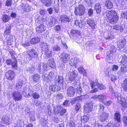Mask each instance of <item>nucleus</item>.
Returning a JSON list of instances; mask_svg holds the SVG:
<instances>
[{"label": "nucleus", "instance_id": "79ce46f5", "mask_svg": "<svg viewBox=\"0 0 127 127\" xmlns=\"http://www.w3.org/2000/svg\"><path fill=\"white\" fill-rule=\"evenodd\" d=\"M52 108L51 106L48 105H47L46 110L47 111L48 114V115H50L52 112Z\"/></svg>", "mask_w": 127, "mask_h": 127}, {"label": "nucleus", "instance_id": "4be33fe9", "mask_svg": "<svg viewBox=\"0 0 127 127\" xmlns=\"http://www.w3.org/2000/svg\"><path fill=\"white\" fill-rule=\"evenodd\" d=\"M11 28V25H7L5 28V30L4 32V35H7L10 33V31Z\"/></svg>", "mask_w": 127, "mask_h": 127}, {"label": "nucleus", "instance_id": "4468645a", "mask_svg": "<svg viewBox=\"0 0 127 127\" xmlns=\"http://www.w3.org/2000/svg\"><path fill=\"white\" fill-rule=\"evenodd\" d=\"M45 30L46 27L43 24H41L36 28V30L38 33H41L43 32Z\"/></svg>", "mask_w": 127, "mask_h": 127}, {"label": "nucleus", "instance_id": "0e129e2a", "mask_svg": "<svg viewBox=\"0 0 127 127\" xmlns=\"http://www.w3.org/2000/svg\"><path fill=\"white\" fill-rule=\"evenodd\" d=\"M76 94L80 95H82V90L81 87L77 88Z\"/></svg>", "mask_w": 127, "mask_h": 127}, {"label": "nucleus", "instance_id": "a19ab883", "mask_svg": "<svg viewBox=\"0 0 127 127\" xmlns=\"http://www.w3.org/2000/svg\"><path fill=\"white\" fill-rule=\"evenodd\" d=\"M84 112L86 113H89L91 112L92 110V108L88 107L86 106H84Z\"/></svg>", "mask_w": 127, "mask_h": 127}, {"label": "nucleus", "instance_id": "ea45409f", "mask_svg": "<svg viewBox=\"0 0 127 127\" xmlns=\"http://www.w3.org/2000/svg\"><path fill=\"white\" fill-rule=\"evenodd\" d=\"M10 17L6 15H3L2 17V19L4 22H7L9 19Z\"/></svg>", "mask_w": 127, "mask_h": 127}, {"label": "nucleus", "instance_id": "c85d7f7f", "mask_svg": "<svg viewBox=\"0 0 127 127\" xmlns=\"http://www.w3.org/2000/svg\"><path fill=\"white\" fill-rule=\"evenodd\" d=\"M105 6L107 8L109 9L113 7V4L109 0H107L105 2Z\"/></svg>", "mask_w": 127, "mask_h": 127}, {"label": "nucleus", "instance_id": "2eb2a0df", "mask_svg": "<svg viewBox=\"0 0 127 127\" xmlns=\"http://www.w3.org/2000/svg\"><path fill=\"white\" fill-rule=\"evenodd\" d=\"M63 78L62 76H58V77H56L55 80V83L60 86H62L63 82Z\"/></svg>", "mask_w": 127, "mask_h": 127}, {"label": "nucleus", "instance_id": "4d7b16f0", "mask_svg": "<svg viewBox=\"0 0 127 127\" xmlns=\"http://www.w3.org/2000/svg\"><path fill=\"white\" fill-rule=\"evenodd\" d=\"M45 53L46 56L48 57H51L52 56V51L49 50H47L46 51H45Z\"/></svg>", "mask_w": 127, "mask_h": 127}, {"label": "nucleus", "instance_id": "f8f14e48", "mask_svg": "<svg viewBox=\"0 0 127 127\" xmlns=\"http://www.w3.org/2000/svg\"><path fill=\"white\" fill-rule=\"evenodd\" d=\"M49 89L51 91L54 92H57L60 90L61 89L60 87L56 85H52L49 87Z\"/></svg>", "mask_w": 127, "mask_h": 127}, {"label": "nucleus", "instance_id": "49530a36", "mask_svg": "<svg viewBox=\"0 0 127 127\" xmlns=\"http://www.w3.org/2000/svg\"><path fill=\"white\" fill-rule=\"evenodd\" d=\"M125 41L122 40L119 42V43L118 44L119 47L120 48L123 47L125 44Z\"/></svg>", "mask_w": 127, "mask_h": 127}, {"label": "nucleus", "instance_id": "f3484780", "mask_svg": "<svg viewBox=\"0 0 127 127\" xmlns=\"http://www.w3.org/2000/svg\"><path fill=\"white\" fill-rule=\"evenodd\" d=\"M40 45L41 49L44 51H47L49 48V46L47 44L43 42H41L40 43Z\"/></svg>", "mask_w": 127, "mask_h": 127}, {"label": "nucleus", "instance_id": "37998d69", "mask_svg": "<svg viewBox=\"0 0 127 127\" xmlns=\"http://www.w3.org/2000/svg\"><path fill=\"white\" fill-rule=\"evenodd\" d=\"M76 63V61L75 60V58H71L69 62L71 66L75 65Z\"/></svg>", "mask_w": 127, "mask_h": 127}, {"label": "nucleus", "instance_id": "20e7f679", "mask_svg": "<svg viewBox=\"0 0 127 127\" xmlns=\"http://www.w3.org/2000/svg\"><path fill=\"white\" fill-rule=\"evenodd\" d=\"M23 92V95L26 97H27L28 96H32L33 93L31 89L29 87L24 88V90Z\"/></svg>", "mask_w": 127, "mask_h": 127}, {"label": "nucleus", "instance_id": "e433bc0d", "mask_svg": "<svg viewBox=\"0 0 127 127\" xmlns=\"http://www.w3.org/2000/svg\"><path fill=\"white\" fill-rule=\"evenodd\" d=\"M120 72L124 73L127 72V66L122 65L121 67Z\"/></svg>", "mask_w": 127, "mask_h": 127}, {"label": "nucleus", "instance_id": "9b49d317", "mask_svg": "<svg viewBox=\"0 0 127 127\" xmlns=\"http://www.w3.org/2000/svg\"><path fill=\"white\" fill-rule=\"evenodd\" d=\"M116 49L115 46H111L110 48L109 52H108V53L107 55V59H108L110 57V56H112L113 54L116 52Z\"/></svg>", "mask_w": 127, "mask_h": 127}, {"label": "nucleus", "instance_id": "603ef678", "mask_svg": "<svg viewBox=\"0 0 127 127\" xmlns=\"http://www.w3.org/2000/svg\"><path fill=\"white\" fill-rule=\"evenodd\" d=\"M121 17L127 19V11H124L122 12L121 14Z\"/></svg>", "mask_w": 127, "mask_h": 127}, {"label": "nucleus", "instance_id": "aec40b11", "mask_svg": "<svg viewBox=\"0 0 127 127\" xmlns=\"http://www.w3.org/2000/svg\"><path fill=\"white\" fill-rule=\"evenodd\" d=\"M108 114L106 113H102L100 116V119L102 122H104L107 119Z\"/></svg>", "mask_w": 127, "mask_h": 127}, {"label": "nucleus", "instance_id": "6e6d98bb", "mask_svg": "<svg viewBox=\"0 0 127 127\" xmlns=\"http://www.w3.org/2000/svg\"><path fill=\"white\" fill-rule=\"evenodd\" d=\"M65 0H55L54 3L56 4H59L64 3Z\"/></svg>", "mask_w": 127, "mask_h": 127}, {"label": "nucleus", "instance_id": "5701e85b", "mask_svg": "<svg viewBox=\"0 0 127 127\" xmlns=\"http://www.w3.org/2000/svg\"><path fill=\"white\" fill-rule=\"evenodd\" d=\"M74 24L75 25L78 26L80 28H82L85 26L84 22L82 21L81 20H75Z\"/></svg>", "mask_w": 127, "mask_h": 127}, {"label": "nucleus", "instance_id": "7ed1b4c3", "mask_svg": "<svg viewBox=\"0 0 127 127\" xmlns=\"http://www.w3.org/2000/svg\"><path fill=\"white\" fill-rule=\"evenodd\" d=\"M27 54L30 57L34 58L37 57L39 55L37 51L34 49H31L28 51Z\"/></svg>", "mask_w": 127, "mask_h": 127}, {"label": "nucleus", "instance_id": "a211bd4d", "mask_svg": "<svg viewBox=\"0 0 127 127\" xmlns=\"http://www.w3.org/2000/svg\"><path fill=\"white\" fill-rule=\"evenodd\" d=\"M116 14H117L115 11L111 10L108 12L106 14V16L109 20Z\"/></svg>", "mask_w": 127, "mask_h": 127}, {"label": "nucleus", "instance_id": "c03bdc74", "mask_svg": "<svg viewBox=\"0 0 127 127\" xmlns=\"http://www.w3.org/2000/svg\"><path fill=\"white\" fill-rule=\"evenodd\" d=\"M112 95L114 96L115 97L117 98H118V99L119 97L122 98L123 97L121 96L120 94L118 92H114L113 94Z\"/></svg>", "mask_w": 127, "mask_h": 127}, {"label": "nucleus", "instance_id": "0eeeda50", "mask_svg": "<svg viewBox=\"0 0 127 127\" xmlns=\"http://www.w3.org/2000/svg\"><path fill=\"white\" fill-rule=\"evenodd\" d=\"M13 99L15 100L19 101L22 98L21 94L18 91L15 92L13 94Z\"/></svg>", "mask_w": 127, "mask_h": 127}, {"label": "nucleus", "instance_id": "052dcab7", "mask_svg": "<svg viewBox=\"0 0 127 127\" xmlns=\"http://www.w3.org/2000/svg\"><path fill=\"white\" fill-rule=\"evenodd\" d=\"M32 96L34 99H38L40 97V95L36 92L33 93Z\"/></svg>", "mask_w": 127, "mask_h": 127}, {"label": "nucleus", "instance_id": "864d4df0", "mask_svg": "<svg viewBox=\"0 0 127 127\" xmlns=\"http://www.w3.org/2000/svg\"><path fill=\"white\" fill-rule=\"evenodd\" d=\"M121 17L127 19V11H124L122 12L121 14Z\"/></svg>", "mask_w": 127, "mask_h": 127}, {"label": "nucleus", "instance_id": "8fccbe9b", "mask_svg": "<svg viewBox=\"0 0 127 127\" xmlns=\"http://www.w3.org/2000/svg\"><path fill=\"white\" fill-rule=\"evenodd\" d=\"M96 85L98 88L100 90H104L106 88L105 86L102 84L98 83L97 84L96 83Z\"/></svg>", "mask_w": 127, "mask_h": 127}, {"label": "nucleus", "instance_id": "e2e57ef3", "mask_svg": "<svg viewBox=\"0 0 127 127\" xmlns=\"http://www.w3.org/2000/svg\"><path fill=\"white\" fill-rule=\"evenodd\" d=\"M85 2L86 3V5L88 6H90L91 4L92 1V0H84Z\"/></svg>", "mask_w": 127, "mask_h": 127}, {"label": "nucleus", "instance_id": "f257e3e1", "mask_svg": "<svg viewBox=\"0 0 127 127\" xmlns=\"http://www.w3.org/2000/svg\"><path fill=\"white\" fill-rule=\"evenodd\" d=\"M85 9L83 5H79L78 7L75 8L74 13L76 15H82L85 12Z\"/></svg>", "mask_w": 127, "mask_h": 127}, {"label": "nucleus", "instance_id": "338daca9", "mask_svg": "<svg viewBox=\"0 0 127 127\" xmlns=\"http://www.w3.org/2000/svg\"><path fill=\"white\" fill-rule=\"evenodd\" d=\"M60 50V47L57 45H56L53 47V51H59Z\"/></svg>", "mask_w": 127, "mask_h": 127}, {"label": "nucleus", "instance_id": "f704fd0d", "mask_svg": "<svg viewBox=\"0 0 127 127\" xmlns=\"http://www.w3.org/2000/svg\"><path fill=\"white\" fill-rule=\"evenodd\" d=\"M40 78V76L38 74H36L33 75L32 79L35 82H37L39 81Z\"/></svg>", "mask_w": 127, "mask_h": 127}, {"label": "nucleus", "instance_id": "13d9d810", "mask_svg": "<svg viewBox=\"0 0 127 127\" xmlns=\"http://www.w3.org/2000/svg\"><path fill=\"white\" fill-rule=\"evenodd\" d=\"M81 108V105L80 103H77L75 107L76 111H78Z\"/></svg>", "mask_w": 127, "mask_h": 127}, {"label": "nucleus", "instance_id": "774afa93", "mask_svg": "<svg viewBox=\"0 0 127 127\" xmlns=\"http://www.w3.org/2000/svg\"><path fill=\"white\" fill-rule=\"evenodd\" d=\"M54 71L52 70V71L51 72H50L48 75V77H51V78L52 79V81L53 80V78L54 77Z\"/></svg>", "mask_w": 127, "mask_h": 127}, {"label": "nucleus", "instance_id": "680f3d73", "mask_svg": "<svg viewBox=\"0 0 127 127\" xmlns=\"http://www.w3.org/2000/svg\"><path fill=\"white\" fill-rule=\"evenodd\" d=\"M17 124H18L19 125L22 126V125L23 126L24 125V120H19L17 121Z\"/></svg>", "mask_w": 127, "mask_h": 127}, {"label": "nucleus", "instance_id": "393cba45", "mask_svg": "<svg viewBox=\"0 0 127 127\" xmlns=\"http://www.w3.org/2000/svg\"><path fill=\"white\" fill-rule=\"evenodd\" d=\"M117 14L114 16L112 18L109 20V22L110 23L112 24H114L117 22L119 19L118 16Z\"/></svg>", "mask_w": 127, "mask_h": 127}, {"label": "nucleus", "instance_id": "a18cd8bd", "mask_svg": "<svg viewBox=\"0 0 127 127\" xmlns=\"http://www.w3.org/2000/svg\"><path fill=\"white\" fill-rule=\"evenodd\" d=\"M72 83L75 86V88L76 87L78 88L80 87V83L79 80L75 81Z\"/></svg>", "mask_w": 127, "mask_h": 127}, {"label": "nucleus", "instance_id": "dca6fc26", "mask_svg": "<svg viewBox=\"0 0 127 127\" xmlns=\"http://www.w3.org/2000/svg\"><path fill=\"white\" fill-rule=\"evenodd\" d=\"M7 35H4L6 36V39L7 41V43L8 44L10 45L12 44L13 38V36L10 34H8Z\"/></svg>", "mask_w": 127, "mask_h": 127}, {"label": "nucleus", "instance_id": "58836bf2", "mask_svg": "<svg viewBox=\"0 0 127 127\" xmlns=\"http://www.w3.org/2000/svg\"><path fill=\"white\" fill-rule=\"evenodd\" d=\"M113 29L117 30L122 32L123 31V28L120 25H118L113 27Z\"/></svg>", "mask_w": 127, "mask_h": 127}, {"label": "nucleus", "instance_id": "a878e982", "mask_svg": "<svg viewBox=\"0 0 127 127\" xmlns=\"http://www.w3.org/2000/svg\"><path fill=\"white\" fill-rule=\"evenodd\" d=\"M48 64L50 67L53 68H54L55 66V63L54 60L53 59H51L48 60Z\"/></svg>", "mask_w": 127, "mask_h": 127}, {"label": "nucleus", "instance_id": "f03ea898", "mask_svg": "<svg viewBox=\"0 0 127 127\" xmlns=\"http://www.w3.org/2000/svg\"><path fill=\"white\" fill-rule=\"evenodd\" d=\"M60 20L62 22L66 23L71 22L73 18L71 16H68L66 15H63L60 16Z\"/></svg>", "mask_w": 127, "mask_h": 127}, {"label": "nucleus", "instance_id": "3c124183", "mask_svg": "<svg viewBox=\"0 0 127 127\" xmlns=\"http://www.w3.org/2000/svg\"><path fill=\"white\" fill-rule=\"evenodd\" d=\"M26 70L27 71H29L30 72H32L34 70V68L32 66L31 67H29V65L26 66Z\"/></svg>", "mask_w": 127, "mask_h": 127}, {"label": "nucleus", "instance_id": "72a5a7b5", "mask_svg": "<svg viewBox=\"0 0 127 127\" xmlns=\"http://www.w3.org/2000/svg\"><path fill=\"white\" fill-rule=\"evenodd\" d=\"M43 80L47 82H51L52 81V79L50 77H48V75L46 74L43 75L42 76Z\"/></svg>", "mask_w": 127, "mask_h": 127}, {"label": "nucleus", "instance_id": "6e6552de", "mask_svg": "<svg viewBox=\"0 0 127 127\" xmlns=\"http://www.w3.org/2000/svg\"><path fill=\"white\" fill-rule=\"evenodd\" d=\"M8 80H12L15 76V73L13 71L10 70L8 71L5 74Z\"/></svg>", "mask_w": 127, "mask_h": 127}, {"label": "nucleus", "instance_id": "69168bd1", "mask_svg": "<svg viewBox=\"0 0 127 127\" xmlns=\"http://www.w3.org/2000/svg\"><path fill=\"white\" fill-rule=\"evenodd\" d=\"M81 97L79 96L75 98L74 99L72 100L71 102V103L72 104H73L75 102H76V101L78 100H79L80 99Z\"/></svg>", "mask_w": 127, "mask_h": 127}, {"label": "nucleus", "instance_id": "bb28decb", "mask_svg": "<svg viewBox=\"0 0 127 127\" xmlns=\"http://www.w3.org/2000/svg\"><path fill=\"white\" fill-rule=\"evenodd\" d=\"M43 4L46 6L48 7L51 4V0H40Z\"/></svg>", "mask_w": 127, "mask_h": 127}, {"label": "nucleus", "instance_id": "cd10ccee", "mask_svg": "<svg viewBox=\"0 0 127 127\" xmlns=\"http://www.w3.org/2000/svg\"><path fill=\"white\" fill-rule=\"evenodd\" d=\"M121 116L120 113L118 111H116L114 114V119L118 122H120Z\"/></svg>", "mask_w": 127, "mask_h": 127}, {"label": "nucleus", "instance_id": "09e8293b", "mask_svg": "<svg viewBox=\"0 0 127 127\" xmlns=\"http://www.w3.org/2000/svg\"><path fill=\"white\" fill-rule=\"evenodd\" d=\"M81 121L83 123H85L89 120L88 117L86 115H84L81 118Z\"/></svg>", "mask_w": 127, "mask_h": 127}, {"label": "nucleus", "instance_id": "9d476101", "mask_svg": "<svg viewBox=\"0 0 127 127\" xmlns=\"http://www.w3.org/2000/svg\"><path fill=\"white\" fill-rule=\"evenodd\" d=\"M49 25L52 27L55 25L58 22L57 19L54 17L50 16L49 17L48 19Z\"/></svg>", "mask_w": 127, "mask_h": 127}, {"label": "nucleus", "instance_id": "ddd939ff", "mask_svg": "<svg viewBox=\"0 0 127 127\" xmlns=\"http://www.w3.org/2000/svg\"><path fill=\"white\" fill-rule=\"evenodd\" d=\"M1 121L5 124L8 125L10 124V118L8 116L4 115L1 119Z\"/></svg>", "mask_w": 127, "mask_h": 127}, {"label": "nucleus", "instance_id": "de8ad7c7", "mask_svg": "<svg viewBox=\"0 0 127 127\" xmlns=\"http://www.w3.org/2000/svg\"><path fill=\"white\" fill-rule=\"evenodd\" d=\"M85 106H87L88 107L92 109L93 107V103L92 101H88L86 103Z\"/></svg>", "mask_w": 127, "mask_h": 127}, {"label": "nucleus", "instance_id": "1a4fd4ad", "mask_svg": "<svg viewBox=\"0 0 127 127\" xmlns=\"http://www.w3.org/2000/svg\"><path fill=\"white\" fill-rule=\"evenodd\" d=\"M38 68L39 71L41 72H44L47 70V64L43 63L39 64L38 65Z\"/></svg>", "mask_w": 127, "mask_h": 127}, {"label": "nucleus", "instance_id": "bf43d9fd", "mask_svg": "<svg viewBox=\"0 0 127 127\" xmlns=\"http://www.w3.org/2000/svg\"><path fill=\"white\" fill-rule=\"evenodd\" d=\"M12 59H10L9 58L6 60L5 61V63L7 64L8 65H11L12 63Z\"/></svg>", "mask_w": 127, "mask_h": 127}, {"label": "nucleus", "instance_id": "473e14b6", "mask_svg": "<svg viewBox=\"0 0 127 127\" xmlns=\"http://www.w3.org/2000/svg\"><path fill=\"white\" fill-rule=\"evenodd\" d=\"M95 97L98 98V99L101 101L103 100H105L107 98L106 96L101 95H95Z\"/></svg>", "mask_w": 127, "mask_h": 127}, {"label": "nucleus", "instance_id": "2f4dec72", "mask_svg": "<svg viewBox=\"0 0 127 127\" xmlns=\"http://www.w3.org/2000/svg\"><path fill=\"white\" fill-rule=\"evenodd\" d=\"M121 86L124 91H127V78L124 80Z\"/></svg>", "mask_w": 127, "mask_h": 127}, {"label": "nucleus", "instance_id": "412c9836", "mask_svg": "<svg viewBox=\"0 0 127 127\" xmlns=\"http://www.w3.org/2000/svg\"><path fill=\"white\" fill-rule=\"evenodd\" d=\"M40 38L39 37H36L31 39L30 42V43L32 44H37L40 42Z\"/></svg>", "mask_w": 127, "mask_h": 127}, {"label": "nucleus", "instance_id": "5fc2aeb1", "mask_svg": "<svg viewBox=\"0 0 127 127\" xmlns=\"http://www.w3.org/2000/svg\"><path fill=\"white\" fill-rule=\"evenodd\" d=\"M76 77V76H75L72 75H70L69 79V81L71 82H70L72 83H73Z\"/></svg>", "mask_w": 127, "mask_h": 127}, {"label": "nucleus", "instance_id": "6ab92c4d", "mask_svg": "<svg viewBox=\"0 0 127 127\" xmlns=\"http://www.w3.org/2000/svg\"><path fill=\"white\" fill-rule=\"evenodd\" d=\"M118 101L122 106L127 108V102H126L125 98L123 97L121 98L119 97L118 99Z\"/></svg>", "mask_w": 127, "mask_h": 127}, {"label": "nucleus", "instance_id": "b1692460", "mask_svg": "<svg viewBox=\"0 0 127 127\" xmlns=\"http://www.w3.org/2000/svg\"><path fill=\"white\" fill-rule=\"evenodd\" d=\"M94 10L98 14H100L101 11V6L100 4L98 3H96L95 6Z\"/></svg>", "mask_w": 127, "mask_h": 127}, {"label": "nucleus", "instance_id": "4c0bfd02", "mask_svg": "<svg viewBox=\"0 0 127 127\" xmlns=\"http://www.w3.org/2000/svg\"><path fill=\"white\" fill-rule=\"evenodd\" d=\"M87 24L90 26L92 27L93 29L95 27V24L94 22L91 19H89L87 20Z\"/></svg>", "mask_w": 127, "mask_h": 127}, {"label": "nucleus", "instance_id": "c756f323", "mask_svg": "<svg viewBox=\"0 0 127 127\" xmlns=\"http://www.w3.org/2000/svg\"><path fill=\"white\" fill-rule=\"evenodd\" d=\"M63 108L60 105L57 106L56 107H54V111L56 114H58Z\"/></svg>", "mask_w": 127, "mask_h": 127}, {"label": "nucleus", "instance_id": "c9c22d12", "mask_svg": "<svg viewBox=\"0 0 127 127\" xmlns=\"http://www.w3.org/2000/svg\"><path fill=\"white\" fill-rule=\"evenodd\" d=\"M80 34V32L77 30H72L71 32V34L74 37L75 35H79Z\"/></svg>", "mask_w": 127, "mask_h": 127}, {"label": "nucleus", "instance_id": "423d86ee", "mask_svg": "<svg viewBox=\"0 0 127 127\" xmlns=\"http://www.w3.org/2000/svg\"><path fill=\"white\" fill-rule=\"evenodd\" d=\"M67 91V94L68 96H73L75 94V88L72 86L68 87Z\"/></svg>", "mask_w": 127, "mask_h": 127}, {"label": "nucleus", "instance_id": "7c9ffc66", "mask_svg": "<svg viewBox=\"0 0 127 127\" xmlns=\"http://www.w3.org/2000/svg\"><path fill=\"white\" fill-rule=\"evenodd\" d=\"M24 81L22 80H19L17 82L15 87L17 89L21 88L22 86Z\"/></svg>", "mask_w": 127, "mask_h": 127}, {"label": "nucleus", "instance_id": "39448f33", "mask_svg": "<svg viewBox=\"0 0 127 127\" xmlns=\"http://www.w3.org/2000/svg\"><path fill=\"white\" fill-rule=\"evenodd\" d=\"M60 60L63 63H66L69 61L70 55L68 54L63 53L60 56Z\"/></svg>", "mask_w": 127, "mask_h": 127}]
</instances>
